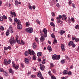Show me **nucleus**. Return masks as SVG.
<instances>
[{"label":"nucleus","instance_id":"obj_1","mask_svg":"<svg viewBox=\"0 0 79 79\" xmlns=\"http://www.w3.org/2000/svg\"><path fill=\"white\" fill-rule=\"evenodd\" d=\"M43 32H44V35L42 34V35L41 37L40 40L41 42H43L45 40V37H47V31L45 28H44L43 30Z\"/></svg>","mask_w":79,"mask_h":79},{"label":"nucleus","instance_id":"obj_2","mask_svg":"<svg viewBox=\"0 0 79 79\" xmlns=\"http://www.w3.org/2000/svg\"><path fill=\"white\" fill-rule=\"evenodd\" d=\"M14 21L15 22V23H17L18 25L17 26V28L18 29H21L23 27V26H22V25L20 24V20L19 19H17V18H15L14 19Z\"/></svg>","mask_w":79,"mask_h":79},{"label":"nucleus","instance_id":"obj_3","mask_svg":"<svg viewBox=\"0 0 79 79\" xmlns=\"http://www.w3.org/2000/svg\"><path fill=\"white\" fill-rule=\"evenodd\" d=\"M28 51L29 52V54L30 55H31V54H32L33 56V60H36V56L35 55V53L34 51L33 50L31 51L30 49H29L28 50Z\"/></svg>","mask_w":79,"mask_h":79},{"label":"nucleus","instance_id":"obj_4","mask_svg":"<svg viewBox=\"0 0 79 79\" xmlns=\"http://www.w3.org/2000/svg\"><path fill=\"white\" fill-rule=\"evenodd\" d=\"M52 58L54 60H59L60 58V56L59 55H57L56 54L52 56Z\"/></svg>","mask_w":79,"mask_h":79},{"label":"nucleus","instance_id":"obj_5","mask_svg":"<svg viewBox=\"0 0 79 79\" xmlns=\"http://www.w3.org/2000/svg\"><path fill=\"white\" fill-rule=\"evenodd\" d=\"M25 31L29 33H32V32H33V28L32 27L28 28L26 29Z\"/></svg>","mask_w":79,"mask_h":79},{"label":"nucleus","instance_id":"obj_6","mask_svg":"<svg viewBox=\"0 0 79 79\" xmlns=\"http://www.w3.org/2000/svg\"><path fill=\"white\" fill-rule=\"evenodd\" d=\"M9 42H10V44L11 45H12L13 44H15L16 42L15 40H14V37H11V39L9 40Z\"/></svg>","mask_w":79,"mask_h":79},{"label":"nucleus","instance_id":"obj_7","mask_svg":"<svg viewBox=\"0 0 79 79\" xmlns=\"http://www.w3.org/2000/svg\"><path fill=\"white\" fill-rule=\"evenodd\" d=\"M51 36L52 37V38H54V41L53 42V44H56L57 43V40L55 39V35H54V34L53 33L51 35Z\"/></svg>","mask_w":79,"mask_h":79},{"label":"nucleus","instance_id":"obj_8","mask_svg":"<svg viewBox=\"0 0 79 79\" xmlns=\"http://www.w3.org/2000/svg\"><path fill=\"white\" fill-rule=\"evenodd\" d=\"M12 63L13 64V68H14L15 69H18V68H19V66H18V65H17L15 64V62L14 61H13Z\"/></svg>","mask_w":79,"mask_h":79},{"label":"nucleus","instance_id":"obj_9","mask_svg":"<svg viewBox=\"0 0 79 79\" xmlns=\"http://www.w3.org/2000/svg\"><path fill=\"white\" fill-rule=\"evenodd\" d=\"M69 46H72L74 48L76 47V45L75 44H74L72 41H70L68 44Z\"/></svg>","mask_w":79,"mask_h":79},{"label":"nucleus","instance_id":"obj_10","mask_svg":"<svg viewBox=\"0 0 79 79\" xmlns=\"http://www.w3.org/2000/svg\"><path fill=\"white\" fill-rule=\"evenodd\" d=\"M40 69L42 70V71H44V69L45 68V66L44 65H41V64L40 65Z\"/></svg>","mask_w":79,"mask_h":79},{"label":"nucleus","instance_id":"obj_11","mask_svg":"<svg viewBox=\"0 0 79 79\" xmlns=\"http://www.w3.org/2000/svg\"><path fill=\"white\" fill-rule=\"evenodd\" d=\"M9 29L10 31L11 32V33H13L14 31H13V27L11 26H10L9 27Z\"/></svg>","mask_w":79,"mask_h":79},{"label":"nucleus","instance_id":"obj_12","mask_svg":"<svg viewBox=\"0 0 79 79\" xmlns=\"http://www.w3.org/2000/svg\"><path fill=\"white\" fill-rule=\"evenodd\" d=\"M60 47L62 51H64V50H65V49H64V45L61 44Z\"/></svg>","mask_w":79,"mask_h":79},{"label":"nucleus","instance_id":"obj_13","mask_svg":"<svg viewBox=\"0 0 79 79\" xmlns=\"http://www.w3.org/2000/svg\"><path fill=\"white\" fill-rule=\"evenodd\" d=\"M65 32H66V31L63 30H60L59 32L60 34H61V35H62V34H64Z\"/></svg>","mask_w":79,"mask_h":79},{"label":"nucleus","instance_id":"obj_14","mask_svg":"<svg viewBox=\"0 0 79 79\" xmlns=\"http://www.w3.org/2000/svg\"><path fill=\"white\" fill-rule=\"evenodd\" d=\"M4 64L6 66H7L8 64V61L6 59H5L4 60Z\"/></svg>","mask_w":79,"mask_h":79},{"label":"nucleus","instance_id":"obj_15","mask_svg":"<svg viewBox=\"0 0 79 79\" xmlns=\"http://www.w3.org/2000/svg\"><path fill=\"white\" fill-rule=\"evenodd\" d=\"M33 47L34 49H35L37 48V44L35 43H34L33 44Z\"/></svg>","mask_w":79,"mask_h":79},{"label":"nucleus","instance_id":"obj_16","mask_svg":"<svg viewBox=\"0 0 79 79\" xmlns=\"http://www.w3.org/2000/svg\"><path fill=\"white\" fill-rule=\"evenodd\" d=\"M48 49L49 50V52H52V48H51V46H48L47 47Z\"/></svg>","mask_w":79,"mask_h":79},{"label":"nucleus","instance_id":"obj_17","mask_svg":"<svg viewBox=\"0 0 79 79\" xmlns=\"http://www.w3.org/2000/svg\"><path fill=\"white\" fill-rule=\"evenodd\" d=\"M6 36H8L10 35V30H7V31L6 33Z\"/></svg>","mask_w":79,"mask_h":79},{"label":"nucleus","instance_id":"obj_18","mask_svg":"<svg viewBox=\"0 0 79 79\" xmlns=\"http://www.w3.org/2000/svg\"><path fill=\"white\" fill-rule=\"evenodd\" d=\"M24 61L25 63L27 64H28L29 63V60L26 58L25 59Z\"/></svg>","mask_w":79,"mask_h":79},{"label":"nucleus","instance_id":"obj_19","mask_svg":"<svg viewBox=\"0 0 79 79\" xmlns=\"http://www.w3.org/2000/svg\"><path fill=\"white\" fill-rule=\"evenodd\" d=\"M10 14H12V15H14V16L15 17L16 16V13H15V12L14 11L13 13L12 12V11H10Z\"/></svg>","mask_w":79,"mask_h":79},{"label":"nucleus","instance_id":"obj_20","mask_svg":"<svg viewBox=\"0 0 79 79\" xmlns=\"http://www.w3.org/2000/svg\"><path fill=\"white\" fill-rule=\"evenodd\" d=\"M68 71L66 70H64L63 73V74H68Z\"/></svg>","mask_w":79,"mask_h":79},{"label":"nucleus","instance_id":"obj_21","mask_svg":"<svg viewBox=\"0 0 79 79\" xmlns=\"http://www.w3.org/2000/svg\"><path fill=\"white\" fill-rule=\"evenodd\" d=\"M42 52H38L37 53V55L38 56H42Z\"/></svg>","mask_w":79,"mask_h":79},{"label":"nucleus","instance_id":"obj_22","mask_svg":"<svg viewBox=\"0 0 79 79\" xmlns=\"http://www.w3.org/2000/svg\"><path fill=\"white\" fill-rule=\"evenodd\" d=\"M38 77H42V74H41V73L39 72L38 73Z\"/></svg>","mask_w":79,"mask_h":79},{"label":"nucleus","instance_id":"obj_23","mask_svg":"<svg viewBox=\"0 0 79 79\" xmlns=\"http://www.w3.org/2000/svg\"><path fill=\"white\" fill-rule=\"evenodd\" d=\"M66 62V60H61L60 61V63H62V64H63V63H64V62Z\"/></svg>","mask_w":79,"mask_h":79},{"label":"nucleus","instance_id":"obj_24","mask_svg":"<svg viewBox=\"0 0 79 79\" xmlns=\"http://www.w3.org/2000/svg\"><path fill=\"white\" fill-rule=\"evenodd\" d=\"M15 4L16 6H17L18 5V1L17 0H15Z\"/></svg>","mask_w":79,"mask_h":79},{"label":"nucleus","instance_id":"obj_25","mask_svg":"<svg viewBox=\"0 0 79 79\" xmlns=\"http://www.w3.org/2000/svg\"><path fill=\"white\" fill-rule=\"evenodd\" d=\"M50 25H51V26H53V27H55V24H54V23H53V22H51Z\"/></svg>","mask_w":79,"mask_h":79},{"label":"nucleus","instance_id":"obj_26","mask_svg":"<svg viewBox=\"0 0 79 79\" xmlns=\"http://www.w3.org/2000/svg\"><path fill=\"white\" fill-rule=\"evenodd\" d=\"M62 16L61 15H60L59 16V17H57V18H56V19H61V18H62Z\"/></svg>","mask_w":79,"mask_h":79},{"label":"nucleus","instance_id":"obj_27","mask_svg":"<svg viewBox=\"0 0 79 79\" xmlns=\"http://www.w3.org/2000/svg\"><path fill=\"white\" fill-rule=\"evenodd\" d=\"M25 44V42L24 41H23V40H22L21 41V43H20V44L21 45H24Z\"/></svg>","mask_w":79,"mask_h":79},{"label":"nucleus","instance_id":"obj_28","mask_svg":"<svg viewBox=\"0 0 79 79\" xmlns=\"http://www.w3.org/2000/svg\"><path fill=\"white\" fill-rule=\"evenodd\" d=\"M75 28L76 29H79V25H77L75 26Z\"/></svg>","mask_w":79,"mask_h":79},{"label":"nucleus","instance_id":"obj_29","mask_svg":"<svg viewBox=\"0 0 79 79\" xmlns=\"http://www.w3.org/2000/svg\"><path fill=\"white\" fill-rule=\"evenodd\" d=\"M29 55V52L27 51H26L25 52V56H27Z\"/></svg>","mask_w":79,"mask_h":79},{"label":"nucleus","instance_id":"obj_30","mask_svg":"<svg viewBox=\"0 0 79 79\" xmlns=\"http://www.w3.org/2000/svg\"><path fill=\"white\" fill-rule=\"evenodd\" d=\"M68 74L69 76H71L72 74V72L71 71L68 72Z\"/></svg>","mask_w":79,"mask_h":79},{"label":"nucleus","instance_id":"obj_31","mask_svg":"<svg viewBox=\"0 0 79 79\" xmlns=\"http://www.w3.org/2000/svg\"><path fill=\"white\" fill-rule=\"evenodd\" d=\"M0 29H1V31H4V27H3V26H1L0 27Z\"/></svg>","mask_w":79,"mask_h":79},{"label":"nucleus","instance_id":"obj_32","mask_svg":"<svg viewBox=\"0 0 79 79\" xmlns=\"http://www.w3.org/2000/svg\"><path fill=\"white\" fill-rule=\"evenodd\" d=\"M2 17V18H3V19H7V17L6 16H5V15H3Z\"/></svg>","mask_w":79,"mask_h":79},{"label":"nucleus","instance_id":"obj_33","mask_svg":"<svg viewBox=\"0 0 79 79\" xmlns=\"http://www.w3.org/2000/svg\"><path fill=\"white\" fill-rule=\"evenodd\" d=\"M9 71L10 73H13V71L12 70V69H9Z\"/></svg>","mask_w":79,"mask_h":79},{"label":"nucleus","instance_id":"obj_34","mask_svg":"<svg viewBox=\"0 0 79 79\" xmlns=\"http://www.w3.org/2000/svg\"><path fill=\"white\" fill-rule=\"evenodd\" d=\"M26 25L27 26H29V23L28 22H27V23H26Z\"/></svg>","mask_w":79,"mask_h":79},{"label":"nucleus","instance_id":"obj_35","mask_svg":"<svg viewBox=\"0 0 79 79\" xmlns=\"http://www.w3.org/2000/svg\"><path fill=\"white\" fill-rule=\"evenodd\" d=\"M71 21L73 22V23H74V18L72 17L71 19Z\"/></svg>","mask_w":79,"mask_h":79},{"label":"nucleus","instance_id":"obj_36","mask_svg":"<svg viewBox=\"0 0 79 79\" xmlns=\"http://www.w3.org/2000/svg\"><path fill=\"white\" fill-rule=\"evenodd\" d=\"M51 78L52 79H56V77L53 75L51 76Z\"/></svg>","mask_w":79,"mask_h":79},{"label":"nucleus","instance_id":"obj_37","mask_svg":"<svg viewBox=\"0 0 79 79\" xmlns=\"http://www.w3.org/2000/svg\"><path fill=\"white\" fill-rule=\"evenodd\" d=\"M0 21H3V17H0Z\"/></svg>","mask_w":79,"mask_h":79},{"label":"nucleus","instance_id":"obj_38","mask_svg":"<svg viewBox=\"0 0 79 79\" xmlns=\"http://www.w3.org/2000/svg\"><path fill=\"white\" fill-rule=\"evenodd\" d=\"M35 39L37 42H39V39L37 37H35Z\"/></svg>","mask_w":79,"mask_h":79},{"label":"nucleus","instance_id":"obj_39","mask_svg":"<svg viewBox=\"0 0 79 79\" xmlns=\"http://www.w3.org/2000/svg\"><path fill=\"white\" fill-rule=\"evenodd\" d=\"M17 38L16 39V42H17L18 41V37L17 35H16Z\"/></svg>","mask_w":79,"mask_h":79},{"label":"nucleus","instance_id":"obj_40","mask_svg":"<svg viewBox=\"0 0 79 79\" xmlns=\"http://www.w3.org/2000/svg\"><path fill=\"white\" fill-rule=\"evenodd\" d=\"M78 41H79V39L76 38V39H75V41L76 42H77Z\"/></svg>","mask_w":79,"mask_h":79},{"label":"nucleus","instance_id":"obj_41","mask_svg":"<svg viewBox=\"0 0 79 79\" xmlns=\"http://www.w3.org/2000/svg\"><path fill=\"white\" fill-rule=\"evenodd\" d=\"M36 22L37 23H38L39 24H40V21H39V20H37Z\"/></svg>","mask_w":79,"mask_h":79},{"label":"nucleus","instance_id":"obj_42","mask_svg":"<svg viewBox=\"0 0 79 79\" xmlns=\"http://www.w3.org/2000/svg\"><path fill=\"white\" fill-rule=\"evenodd\" d=\"M57 7H58V8L60 7V4L59 3H57L56 5Z\"/></svg>","mask_w":79,"mask_h":79},{"label":"nucleus","instance_id":"obj_43","mask_svg":"<svg viewBox=\"0 0 79 79\" xmlns=\"http://www.w3.org/2000/svg\"><path fill=\"white\" fill-rule=\"evenodd\" d=\"M45 60L44 59L42 61V63L44 64H45Z\"/></svg>","mask_w":79,"mask_h":79},{"label":"nucleus","instance_id":"obj_44","mask_svg":"<svg viewBox=\"0 0 79 79\" xmlns=\"http://www.w3.org/2000/svg\"><path fill=\"white\" fill-rule=\"evenodd\" d=\"M4 74H5V76H6L8 75V73L7 72H4Z\"/></svg>","mask_w":79,"mask_h":79},{"label":"nucleus","instance_id":"obj_45","mask_svg":"<svg viewBox=\"0 0 79 79\" xmlns=\"http://www.w3.org/2000/svg\"><path fill=\"white\" fill-rule=\"evenodd\" d=\"M53 64L52 63H50V66H51V67H53Z\"/></svg>","mask_w":79,"mask_h":79},{"label":"nucleus","instance_id":"obj_46","mask_svg":"<svg viewBox=\"0 0 79 79\" xmlns=\"http://www.w3.org/2000/svg\"><path fill=\"white\" fill-rule=\"evenodd\" d=\"M76 37H72V40H76Z\"/></svg>","mask_w":79,"mask_h":79},{"label":"nucleus","instance_id":"obj_47","mask_svg":"<svg viewBox=\"0 0 79 79\" xmlns=\"http://www.w3.org/2000/svg\"><path fill=\"white\" fill-rule=\"evenodd\" d=\"M57 19V23H60V22L61 21L60 20V19Z\"/></svg>","mask_w":79,"mask_h":79},{"label":"nucleus","instance_id":"obj_48","mask_svg":"<svg viewBox=\"0 0 79 79\" xmlns=\"http://www.w3.org/2000/svg\"><path fill=\"white\" fill-rule=\"evenodd\" d=\"M0 71L1 72H4V70L2 69H0Z\"/></svg>","mask_w":79,"mask_h":79},{"label":"nucleus","instance_id":"obj_49","mask_svg":"<svg viewBox=\"0 0 79 79\" xmlns=\"http://www.w3.org/2000/svg\"><path fill=\"white\" fill-rule=\"evenodd\" d=\"M29 8L30 10H32V7L31 6H29Z\"/></svg>","mask_w":79,"mask_h":79},{"label":"nucleus","instance_id":"obj_50","mask_svg":"<svg viewBox=\"0 0 79 79\" xmlns=\"http://www.w3.org/2000/svg\"><path fill=\"white\" fill-rule=\"evenodd\" d=\"M11 63V60H9V61H8V64H10V63Z\"/></svg>","mask_w":79,"mask_h":79},{"label":"nucleus","instance_id":"obj_51","mask_svg":"<svg viewBox=\"0 0 79 79\" xmlns=\"http://www.w3.org/2000/svg\"><path fill=\"white\" fill-rule=\"evenodd\" d=\"M48 73L49 75H52V73H51V71H49L48 72Z\"/></svg>","mask_w":79,"mask_h":79},{"label":"nucleus","instance_id":"obj_52","mask_svg":"<svg viewBox=\"0 0 79 79\" xmlns=\"http://www.w3.org/2000/svg\"><path fill=\"white\" fill-rule=\"evenodd\" d=\"M71 3H72V2H71V1H70L69 2V5H70L71 4Z\"/></svg>","mask_w":79,"mask_h":79},{"label":"nucleus","instance_id":"obj_53","mask_svg":"<svg viewBox=\"0 0 79 79\" xmlns=\"http://www.w3.org/2000/svg\"><path fill=\"white\" fill-rule=\"evenodd\" d=\"M51 14H52V16H55V13H53V12H52V13H51Z\"/></svg>","mask_w":79,"mask_h":79},{"label":"nucleus","instance_id":"obj_54","mask_svg":"<svg viewBox=\"0 0 79 79\" xmlns=\"http://www.w3.org/2000/svg\"><path fill=\"white\" fill-rule=\"evenodd\" d=\"M53 73H56V70L55 69H54L52 71Z\"/></svg>","mask_w":79,"mask_h":79},{"label":"nucleus","instance_id":"obj_55","mask_svg":"<svg viewBox=\"0 0 79 79\" xmlns=\"http://www.w3.org/2000/svg\"><path fill=\"white\" fill-rule=\"evenodd\" d=\"M72 6L74 8L75 7H76V6H75V5L74 4H72Z\"/></svg>","mask_w":79,"mask_h":79},{"label":"nucleus","instance_id":"obj_56","mask_svg":"<svg viewBox=\"0 0 79 79\" xmlns=\"http://www.w3.org/2000/svg\"><path fill=\"white\" fill-rule=\"evenodd\" d=\"M4 49L6 50H8V48L7 47H4Z\"/></svg>","mask_w":79,"mask_h":79},{"label":"nucleus","instance_id":"obj_57","mask_svg":"<svg viewBox=\"0 0 79 79\" xmlns=\"http://www.w3.org/2000/svg\"><path fill=\"white\" fill-rule=\"evenodd\" d=\"M32 8L33 9H34V10H35V6H32Z\"/></svg>","mask_w":79,"mask_h":79},{"label":"nucleus","instance_id":"obj_58","mask_svg":"<svg viewBox=\"0 0 79 79\" xmlns=\"http://www.w3.org/2000/svg\"><path fill=\"white\" fill-rule=\"evenodd\" d=\"M65 58L67 60H68L69 59L68 56H65Z\"/></svg>","mask_w":79,"mask_h":79},{"label":"nucleus","instance_id":"obj_59","mask_svg":"<svg viewBox=\"0 0 79 79\" xmlns=\"http://www.w3.org/2000/svg\"><path fill=\"white\" fill-rule=\"evenodd\" d=\"M60 23V24H63V22L60 20V23Z\"/></svg>","mask_w":79,"mask_h":79},{"label":"nucleus","instance_id":"obj_60","mask_svg":"<svg viewBox=\"0 0 79 79\" xmlns=\"http://www.w3.org/2000/svg\"><path fill=\"white\" fill-rule=\"evenodd\" d=\"M9 19L10 20V21L11 22V17H9Z\"/></svg>","mask_w":79,"mask_h":79},{"label":"nucleus","instance_id":"obj_61","mask_svg":"<svg viewBox=\"0 0 79 79\" xmlns=\"http://www.w3.org/2000/svg\"><path fill=\"white\" fill-rule=\"evenodd\" d=\"M62 16L63 17H64V18H65L66 17V16L64 15H62Z\"/></svg>","mask_w":79,"mask_h":79},{"label":"nucleus","instance_id":"obj_62","mask_svg":"<svg viewBox=\"0 0 79 79\" xmlns=\"http://www.w3.org/2000/svg\"><path fill=\"white\" fill-rule=\"evenodd\" d=\"M38 61L39 62H40V61H41V59H40L39 58L38 60Z\"/></svg>","mask_w":79,"mask_h":79},{"label":"nucleus","instance_id":"obj_63","mask_svg":"<svg viewBox=\"0 0 79 79\" xmlns=\"http://www.w3.org/2000/svg\"><path fill=\"white\" fill-rule=\"evenodd\" d=\"M68 21L70 23H71V19H70V18H69Z\"/></svg>","mask_w":79,"mask_h":79},{"label":"nucleus","instance_id":"obj_64","mask_svg":"<svg viewBox=\"0 0 79 79\" xmlns=\"http://www.w3.org/2000/svg\"><path fill=\"white\" fill-rule=\"evenodd\" d=\"M31 77H34V75H31Z\"/></svg>","mask_w":79,"mask_h":79}]
</instances>
